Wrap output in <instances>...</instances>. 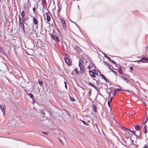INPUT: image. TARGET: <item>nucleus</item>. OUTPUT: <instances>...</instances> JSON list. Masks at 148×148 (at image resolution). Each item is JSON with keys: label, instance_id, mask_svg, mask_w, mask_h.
I'll return each instance as SVG.
<instances>
[{"label": "nucleus", "instance_id": "nucleus-57", "mask_svg": "<svg viewBox=\"0 0 148 148\" xmlns=\"http://www.w3.org/2000/svg\"><path fill=\"white\" fill-rule=\"evenodd\" d=\"M33 99V103H34L35 102V101L34 100V99Z\"/></svg>", "mask_w": 148, "mask_h": 148}, {"label": "nucleus", "instance_id": "nucleus-14", "mask_svg": "<svg viewBox=\"0 0 148 148\" xmlns=\"http://www.w3.org/2000/svg\"><path fill=\"white\" fill-rule=\"evenodd\" d=\"M120 77L122 79L124 80L126 82H128L129 81V80L127 79V78L126 77L123 76L122 75Z\"/></svg>", "mask_w": 148, "mask_h": 148}, {"label": "nucleus", "instance_id": "nucleus-46", "mask_svg": "<svg viewBox=\"0 0 148 148\" xmlns=\"http://www.w3.org/2000/svg\"><path fill=\"white\" fill-rule=\"evenodd\" d=\"M87 68L88 69H90L91 68V66L90 65H88V66Z\"/></svg>", "mask_w": 148, "mask_h": 148}, {"label": "nucleus", "instance_id": "nucleus-38", "mask_svg": "<svg viewBox=\"0 0 148 148\" xmlns=\"http://www.w3.org/2000/svg\"><path fill=\"white\" fill-rule=\"evenodd\" d=\"M41 112H42V114L43 115H42L43 117H44V116H45V113L43 111V110H42Z\"/></svg>", "mask_w": 148, "mask_h": 148}, {"label": "nucleus", "instance_id": "nucleus-54", "mask_svg": "<svg viewBox=\"0 0 148 148\" xmlns=\"http://www.w3.org/2000/svg\"><path fill=\"white\" fill-rule=\"evenodd\" d=\"M111 91H110L109 92H108V93L109 95H110V94H111Z\"/></svg>", "mask_w": 148, "mask_h": 148}, {"label": "nucleus", "instance_id": "nucleus-41", "mask_svg": "<svg viewBox=\"0 0 148 148\" xmlns=\"http://www.w3.org/2000/svg\"><path fill=\"white\" fill-rule=\"evenodd\" d=\"M112 71L115 75H116V74H117V73H116L114 71V70H112Z\"/></svg>", "mask_w": 148, "mask_h": 148}, {"label": "nucleus", "instance_id": "nucleus-47", "mask_svg": "<svg viewBox=\"0 0 148 148\" xmlns=\"http://www.w3.org/2000/svg\"><path fill=\"white\" fill-rule=\"evenodd\" d=\"M91 90H89V92H88V93L89 95V96H90L91 95Z\"/></svg>", "mask_w": 148, "mask_h": 148}, {"label": "nucleus", "instance_id": "nucleus-32", "mask_svg": "<svg viewBox=\"0 0 148 148\" xmlns=\"http://www.w3.org/2000/svg\"><path fill=\"white\" fill-rule=\"evenodd\" d=\"M42 133L46 135H47L48 134V132H43Z\"/></svg>", "mask_w": 148, "mask_h": 148}, {"label": "nucleus", "instance_id": "nucleus-20", "mask_svg": "<svg viewBox=\"0 0 148 148\" xmlns=\"http://www.w3.org/2000/svg\"><path fill=\"white\" fill-rule=\"evenodd\" d=\"M27 95H28L32 99H34V96L33 94L31 93H27Z\"/></svg>", "mask_w": 148, "mask_h": 148}, {"label": "nucleus", "instance_id": "nucleus-51", "mask_svg": "<svg viewBox=\"0 0 148 148\" xmlns=\"http://www.w3.org/2000/svg\"><path fill=\"white\" fill-rule=\"evenodd\" d=\"M108 66L109 67L110 71H112V68L110 67V65L109 66Z\"/></svg>", "mask_w": 148, "mask_h": 148}, {"label": "nucleus", "instance_id": "nucleus-62", "mask_svg": "<svg viewBox=\"0 0 148 148\" xmlns=\"http://www.w3.org/2000/svg\"><path fill=\"white\" fill-rule=\"evenodd\" d=\"M95 74L96 75H97L98 76V73L97 72L96 73H95Z\"/></svg>", "mask_w": 148, "mask_h": 148}, {"label": "nucleus", "instance_id": "nucleus-34", "mask_svg": "<svg viewBox=\"0 0 148 148\" xmlns=\"http://www.w3.org/2000/svg\"><path fill=\"white\" fill-rule=\"evenodd\" d=\"M42 2L45 4H46L47 3L46 0H41Z\"/></svg>", "mask_w": 148, "mask_h": 148}, {"label": "nucleus", "instance_id": "nucleus-1", "mask_svg": "<svg viewBox=\"0 0 148 148\" xmlns=\"http://www.w3.org/2000/svg\"><path fill=\"white\" fill-rule=\"evenodd\" d=\"M18 18L20 27L22 30L23 32L25 33L26 32V31L25 28L24 23L27 20V18H25L24 17L21 18L20 15L19 16Z\"/></svg>", "mask_w": 148, "mask_h": 148}, {"label": "nucleus", "instance_id": "nucleus-33", "mask_svg": "<svg viewBox=\"0 0 148 148\" xmlns=\"http://www.w3.org/2000/svg\"><path fill=\"white\" fill-rule=\"evenodd\" d=\"M104 62L105 65H106V66H110V64H109L108 63H107L106 62Z\"/></svg>", "mask_w": 148, "mask_h": 148}, {"label": "nucleus", "instance_id": "nucleus-10", "mask_svg": "<svg viewBox=\"0 0 148 148\" xmlns=\"http://www.w3.org/2000/svg\"><path fill=\"white\" fill-rule=\"evenodd\" d=\"M88 84L89 86L94 87L98 92V89L93 84L91 83V82H89L88 83Z\"/></svg>", "mask_w": 148, "mask_h": 148}, {"label": "nucleus", "instance_id": "nucleus-30", "mask_svg": "<svg viewBox=\"0 0 148 148\" xmlns=\"http://www.w3.org/2000/svg\"><path fill=\"white\" fill-rule=\"evenodd\" d=\"M109 61L111 62L114 64L115 65L116 64V63L114 61L112 60L111 59V60H110Z\"/></svg>", "mask_w": 148, "mask_h": 148}, {"label": "nucleus", "instance_id": "nucleus-13", "mask_svg": "<svg viewBox=\"0 0 148 148\" xmlns=\"http://www.w3.org/2000/svg\"><path fill=\"white\" fill-rule=\"evenodd\" d=\"M33 23L35 24V25H38L37 19L35 17H34L33 18Z\"/></svg>", "mask_w": 148, "mask_h": 148}, {"label": "nucleus", "instance_id": "nucleus-6", "mask_svg": "<svg viewBox=\"0 0 148 148\" xmlns=\"http://www.w3.org/2000/svg\"><path fill=\"white\" fill-rule=\"evenodd\" d=\"M145 61H148V58H147L145 57H143L140 60L138 61L144 63L147 62Z\"/></svg>", "mask_w": 148, "mask_h": 148}, {"label": "nucleus", "instance_id": "nucleus-58", "mask_svg": "<svg viewBox=\"0 0 148 148\" xmlns=\"http://www.w3.org/2000/svg\"><path fill=\"white\" fill-rule=\"evenodd\" d=\"M89 72H90V73H93V72H92V71H90V70H89Z\"/></svg>", "mask_w": 148, "mask_h": 148}, {"label": "nucleus", "instance_id": "nucleus-11", "mask_svg": "<svg viewBox=\"0 0 148 148\" xmlns=\"http://www.w3.org/2000/svg\"><path fill=\"white\" fill-rule=\"evenodd\" d=\"M64 60L66 64L68 65H71V62H70L68 58H65Z\"/></svg>", "mask_w": 148, "mask_h": 148}, {"label": "nucleus", "instance_id": "nucleus-31", "mask_svg": "<svg viewBox=\"0 0 148 148\" xmlns=\"http://www.w3.org/2000/svg\"><path fill=\"white\" fill-rule=\"evenodd\" d=\"M38 83L40 85H41L42 84L43 82L42 81H39L38 80Z\"/></svg>", "mask_w": 148, "mask_h": 148}, {"label": "nucleus", "instance_id": "nucleus-63", "mask_svg": "<svg viewBox=\"0 0 148 148\" xmlns=\"http://www.w3.org/2000/svg\"><path fill=\"white\" fill-rule=\"evenodd\" d=\"M74 90L75 91H76L77 90V89H76V88H74Z\"/></svg>", "mask_w": 148, "mask_h": 148}, {"label": "nucleus", "instance_id": "nucleus-43", "mask_svg": "<svg viewBox=\"0 0 148 148\" xmlns=\"http://www.w3.org/2000/svg\"><path fill=\"white\" fill-rule=\"evenodd\" d=\"M93 79L95 80L96 81L97 84H99V82L97 81L96 79Z\"/></svg>", "mask_w": 148, "mask_h": 148}, {"label": "nucleus", "instance_id": "nucleus-64", "mask_svg": "<svg viewBox=\"0 0 148 148\" xmlns=\"http://www.w3.org/2000/svg\"><path fill=\"white\" fill-rule=\"evenodd\" d=\"M64 84H65V85H66V82L65 81L64 82Z\"/></svg>", "mask_w": 148, "mask_h": 148}, {"label": "nucleus", "instance_id": "nucleus-16", "mask_svg": "<svg viewBox=\"0 0 148 148\" xmlns=\"http://www.w3.org/2000/svg\"><path fill=\"white\" fill-rule=\"evenodd\" d=\"M47 13H46L45 14L47 15V19L48 22H49L51 20L50 16L47 14Z\"/></svg>", "mask_w": 148, "mask_h": 148}, {"label": "nucleus", "instance_id": "nucleus-36", "mask_svg": "<svg viewBox=\"0 0 148 148\" xmlns=\"http://www.w3.org/2000/svg\"><path fill=\"white\" fill-rule=\"evenodd\" d=\"M111 102H110V101H108V105L110 108H111V106H110V103Z\"/></svg>", "mask_w": 148, "mask_h": 148}, {"label": "nucleus", "instance_id": "nucleus-56", "mask_svg": "<svg viewBox=\"0 0 148 148\" xmlns=\"http://www.w3.org/2000/svg\"><path fill=\"white\" fill-rule=\"evenodd\" d=\"M76 26L79 29H80V28L78 26V25H77V24H76Z\"/></svg>", "mask_w": 148, "mask_h": 148}, {"label": "nucleus", "instance_id": "nucleus-17", "mask_svg": "<svg viewBox=\"0 0 148 148\" xmlns=\"http://www.w3.org/2000/svg\"><path fill=\"white\" fill-rule=\"evenodd\" d=\"M101 77L106 82H109V81L106 77L103 75H101Z\"/></svg>", "mask_w": 148, "mask_h": 148}, {"label": "nucleus", "instance_id": "nucleus-24", "mask_svg": "<svg viewBox=\"0 0 148 148\" xmlns=\"http://www.w3.org/2000/svg\"><path fill=\"white\" fill-rule=\"evenodd\" d=\"M103 54L104 57L107 58L109 60H111V58H110L105 53H104L102 52Z\"/></svg>", "mask_w": 148, "mask_h": 148}, {"label": "nucleus", "instance_id": "nucleus-26", "mask_svg": "<svg viewBox=\"0 0 148 148\" xmlns=\"http://www.w3.org/2000/svg\"><path fill=\"white\" fill-rule=\"evenodd\" d=\"M0 53L3 55H6V53L2 49L0 50Z\"/></svg>", "mask_w": 148, "mask_h": 148}, {"label": "nucleus", "instance_id": "nucleus-23", "mask_svg": "<svg viewBox=\"0 0 148 148\" xmlns=\"http://www.w3.org/2000/svg\"><path fill=\"white\" fill-rule=\"evenodd\" d=\"M121 129H122L123 130L125 131H126L125 130H129V131L130 130L129 129L126 128L124 127H122L121 128Z\"/></svg>", "mask_w": 148, "mask_h": 148}, {"label": "nucleus", "instance_id": "nucleus-5", "mask_svg": "<svg viewBox=\"0 0 148 148\" xmlns=\"http://www.w3.org/2000/svg\"><path fill=\"white\" fill-rule=\"evenodd\" d=\"M60 20L61 23L62 24V27L64 30L66 29V24L65 21L64 20L63 18H61L60 19Z\"/></svg>", "mask_w": 148, "mask_h": 148}, {"label": "nucleus", "instance_id": "nucleus-4", "mask_svg": "<svg viewBox=\"0 0 148 148\" xmlns=\"http://www.w3.org/2000/svg\"><path fill=\"white\" fill-rule=\"evenodd\" d=\"M49 122V121L47 119L41 120L39 121V123L41 125L45 126H46Z\"/></svg>", "mask_w": 148, "mask_h": 148}, {"label": "nucleus", "instance_id": "nucleus-3", "mask_svg": "<svg viewBox=\"0 0 148 148\" xmlns=\"http://www.w3.org/2000/svg\"><path fill=\"white\" fill-rule=\"evenodd\" d=\"M34 25L31 24L28 25L27 28V34L29 35H31L34 34V32L33 30Z\"/></svg>", "mask_w": 148, "mask_h": 148}, {"label": "nucleus", "instance_id": "nucleus-40", "mask_svg": "<svg viewBox=\"0 0 148 148\" xmlns=\"http://www.w3.org/2000/svg\"><path fill=\"white\" fill-rule=\"evenodd\" d=\"M130 69L131 71H133V68L132 66H131L130 67Z\"/></svg>", "mask_w": 148, "mask_h": 148}, {"label": "nucleus", "instance_id": "nucleus-37", "mask_svg": "<svg viewBox=\"0 0 148 148\" xmlns=\"http://www.w3.org/2000/svg\"><path fill=\"white\" fill-rule=\"evenodd\" d=\"M130 131L132 133L134 134V135H136L135 134V131H134L133 130H130Z\"/></svg>", "mask_w": 148, "mask_h": 148}, {"label": "nucleus", "instance_id": "nucleus-42", "mask_svg": "<svg viewBox=\"0 0 148 148\" xmlns=\"http://www.w3.org/2000/svg\"><path fill=\"white\" fill-rule=\"evenodd\" d=\"M61 10V8L59 6H58V12H60V10Z\"/></svg>", "mask_w": 148, "mask_h": 148}, {"label": "nucleus", "instance_id": "nucleus-25", "mask_svg": "<svg viewBox=\"0 0 148 148\" xmlns=\"http://www.w3.org/2000/svg\"><path fill=\"white\" fill-rule=\"evenodd\" d=\"M74 71L75 73L77 75H79V72L77 68H76L75 69Z\"/></svg>", "mask_w": 148, "mask_h": 148}, {"label": "nucleus", "instance_id": "nucleus-45", "mask_svg": "<svg viewBox=\"0 0 148 148\" xmlns=\"http://www.w3.org/2000/svg\"><path fill=\"white\" fill-rule=\"evenodd\" d=\"M65 57H66L65 58H68L69 57V54H66Z\"/></svg>", "mask_w": 148, "mask_h": 148}, {"label": "nucleus", "instance_id": "nucleus-61", "mask_svg": "<svg viewBox=\"0 0 148 148\" xmlns=\"http://www.w3.org/2000/svg\"><path fill=\"white\" fill-rule=\"evenodd\" d=\"M148 120V118H146V122H147V121Z\"/></svg>", "mask_w": 148, "mask_h": 148}, {"label": "nucleus", "instance_id": "nucleus-39", "mask_svg": "<svg viewBox=\"0 0 148 148\" xmlns=\"http://www.w3.org/2000/svg\"><path fill=\"white\" fill-rule=\"evenodd\" d=\"M92 77L93 78H95V74L94 73H92Z\"/></svg>", "mask_w": 148, "mask_h": 148}, {"label": "nucleus", "instance_id": "nucleus-49", "mask_svg": "<svg viewBox=\"0 0 148 148\" xmlns=\"http://www.w3.org/2000/svg\"><path fill=\"white\" fill-rule=\"evenodd\" d=\"M36 9V8H35V7L33 8V12H34V11Z\"/></svg>", "mask_w": 148, "mask_h": 148}, {"label": "nucleus", "instance_id": "nucleus-52", "mask_svg": "<svg viewBox=\"0 0 148 148\" xmlns=\"http://www.w3.org/2000/svg\"><path fill=\"white\" fill-rule=\"evenodd\" d=\"M41 28H42V27H43V25H42V21H41Z\"/></svg>", "mask_w": 148, "mask_h": 148}, {"label": "nucleus", "instance_id": "nucleus-19", "mask_svg": "<svg viewBox=\"0 0 148 148\" xmlns=\"http://www.w3.org/2000/svg\"><path fill=\"white\" fill-rule=\"evenodd\" d=\"M143 131L144 133H147V126L146 125H145L144 127Z\"/></svg>", "mask_w": 148, "mask_h": 148}, {"label": "nucleus", "instance_id": "nucleus-18", "mask_svg": "<svg viewBox=\"0 0 148 148\" xmlns=\"http://www.w3.org/2000/svg\"><path fill=\"white\" fill-rule=\"evenodd\" d=\"M141 127L139 125H136L135 126V128L136 130H140Z\"/></svg>", "mask_w": 148, "mask_h": 148}, {"label": "nucleus", "instance_id": "nucleus-15", "mask_svg": "<svg viewBox=\"0 0 148 148\" xmlns=\"http://www.w3.org/2000/svg\"><path fill=\"white\" fill-rule=\"evenodd\" d=\"M47 112L49 114V116L51 117V116H53V112L52 111H50V110H48Z\"/></svg>", "mask_w": 148, "mask_h": 148}, {"label": "nucleus", "instance_id": "nucleus-27", "mask_svg": "<svg viewBox=\"0 0 148 148\" xmlns=\"http://www.w3.org/2000/svg\"><path fill=\"white\" fill-rule=\"evenodd\" d=\"M70 99V100L72 101H75V100L72 97H71L70 96H69Z\"/></svg>", "mask_w": 148, "mask_h": 148}, {"label": "nucleus", "instance_id": "nucleus-60", "mask_svg": "<svg viewBox=\"0 0 148 148\" xmlns=\"http://www.w3.org/2000/svg\"><path fill=\"white\" fill-rule=\"evenodd\" d=\"M71 22L72 23H74L76 25V24H77L75 22H73V21H71Z\"/></svg>", "mask_w": 148, "mask_h": 148}, {"label": "nucleus", "instance_id": "nucleus-28", "mask_svg": "<svg viewBox=\"0 0 148 148\" xmlns=\"http://www.w3.org/2000/svg\"><path fill=\"white\" fill-rule=\"evenodd\" d=\"M119 72L121 74H122L123 73V72L122 69H119Z\"/></svg>", "mask_w": 148, "mask_h": 148}, {"label": "nucleus", "instance_id": "nucleus-29", "mask_svg": "<svg viewBox=\"0 0 148 148\" xmlns=\"http://www.w3.org/2000/svg\"><path fill=\"white\" fill-rule=\"evenodd\" d=\"M80 121L83 123L84 124V125H88V124H86V122L83 121V120H81V119H80Z\"/></svg>", "mask_w": 148, "mask_h": 148}, {"label": "nucleus", "instance_id": "nucleus-22", "mask_svg": "<svg viewBox=\"0 0 148 148\" xmlns=\"http://www.w3.org/2000/svg\"><path fill=\"white\" fill-rule=\"evenodd\" d=\"M21 16L22 18H23V17H24L25 16V13L24 10L22 11L21 14Z\"/></svg>", "mask_w": 148, "mask_h": 148}, {"label": "nucleus", "instance_id": "nucleus-55", "mask_svg": "<svg viewBox=\"0 0 148 148\" xmlns=\"http://www.w3.org/2000/svg\"><path fill=\"white\" fill-rule=\"evenodd\" d=\"M24 24H25L26 25H28V23H26L25 22H24Z\"/></svg>", "mask_w": 148, "mask_h": 148}, {"label": "nucleus", "instance_id": "nucleus-48", "mask_svg": "<svg viewBox=\"0 0 148 148\" xmlns=\"http://www.w3.org/2000/svg\"><path fill=\"white\" fill-rule=\"evenodd\" d=\"M31 45L34 46V47L35 45L34 42H32L31 43Z\"/></svg>", "mask_w": 148, "mask_h": 148}, {"label": "nucleus", "instance_id": "nucleus-7", "mask_svg": "<svg viewBox=\"0 0 148 148\" xmlns=\"http://www.w3.org/2000/svg\"><path fill=\"white\" fill-rule=\"evenodd\" d=\"M51 37L54 40H56L57 41H59V39L58 37L57 36H55L54 35L52 34L51 35Z\"/></svg>", "mask_w": 148, "mask_h": 148}, {"label": "nucleus", "instance_id": "nucleus-21", "mask_svg": "<svg viewBox=\"0 0 148 148\" xmlns=\"http://www.w3.org/2000/svg\"><path fill=\"white\" fill-rule=\"evenodd\" d=\"M92 106L94 110V111L95 112H97V106L94 104H92Z\"/></svg>", "mask_w": 148, "mask_h": 148}, {"label": "nucleus", "instance_id": "nucleus-8", "mask_svg": "<svg viewBox=\"0 0 148 148\" xmlns=\"http://www.w3.org/2000/svg\"><path fill=\"white\" fill-rule=\"evenodd\" d=\"M74 50L76 52L79 53L80 52L82 49H81L77 46L76 45L74 48Z\"/></svg>", "mask_w": 148, "mask_h": 148}, {"label": "nucleus", "instance_id": "nucleus-9", "mask_svg": "<svg viewBox=\"0 0 148 148\" xmlns=\"http://www.w3.org/2000/svg\"><path fill=\"white\" fill-rule=\"evenodd\" d=\"M5 106L4 105H0V109H1L3 112V115L5 114Z\"/></svg>", "mask_w": 148, "mask_h": 148}, {"label": "nucleus", "instance_id": "nucleus-59", "mask_svg": "<svg viewBox=\"0 0 148 148\" xmlns=\"http://www.w3.org/2000/svg\"><path fill=\"white\" fill-rule=\"evenodd\" d=\"M112 98H113V97H112L111 98L110 100V102H111L112 101Z\"/></svg>", "mask_w": 148, "mask_h": 148}, {"label": "nucleus", "instance_id": "nucleus-53", "mask_svg": "<svg viewBox=\"0 0 148 148\" xmlns=\"http://www.w3.org/2000/svg\"><path fill=\"white\" fill-rule=\"evenodd\" d=\"M65 87L66 89L67 88V86L66 84V85H65Z\"/></svg>", "mask_w": 148, "mask_h": 148}, {"label": "nucleus", "instance_id": "nucleus-50", "mask_svg": "<svg viewBox=\"0 0 148 148\" xmlns=\"http://www.w3.org/2000/svg\"><path fill=\"white\" fill-rule=\"evenodd\" d=\"M147 147H148L147 145H145L144 147L143 148H147Z\"/></svg>", "mask_w": 148, "mask_h": 148}, {"label": "nucleus", "instance_id": "nucleus-2", "mask_svg": "<svg viewBox=\"0 0 148 148\" xmlns=\"http://www.w3.org/2000/svg\"><path fill=\"white\" fill-rule=\"evenodd\" d=\"M83 62V60L82 59L79 60V66L80 68L79 73L82 74H84L85 73V67L82 64Z\"/></svg>", "mask_w": 148, "mask_h": 148}, {"label": "nucleus", "instance_id": "nucleus-12", "mask_svg": "<svg viewBox=\"0 0 148 148\" xmlns=\"http://www.w3.org/2000/svg\"><path fill=\"white\" fill-rule=\"evenodd\" d=\"M121 90H122L123 91L127 92H132V91L129 90H125L123 89H122L121 88H117L116 89V91H120Z\"/></svg>", "mask_w": 148, "mask_h": 148}, {"label": "nucleus", "instance_id": "nucleus-35", "mask_svg": "<svg viewBox=\"0 0 148 148\" xmlns=\"http://www.w3.org/2000/svg\"><path fill=\"white\" fill-rule=\"evenodd\" d=\"M58 139L60 141V142L62 144H63V143L62 140L60 139V138H58Z\"/></svg>", "mask_w": 148, "mask_h": 148}, {"label": "nucleus", "instance_id": "nucleus-44", "mask_svg": "<svg viewBox=\"0 0 148 148\" xmlns=\"http://www.w3.org/2000/svg\"><path fill=\"white\" fill-rule=\"evenodd\" d=\"M116 92V91H114V92H112V95H113V96H114L115 95Z\"/></svg>", "mask_w": 148, "mask_h": 148}]
</instances>
